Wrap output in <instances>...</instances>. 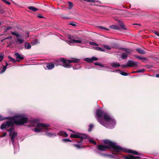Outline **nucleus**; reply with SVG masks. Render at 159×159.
I'll return each mask as SVG.
<instances>
[{"mask_svg":"<svg viewBox=\"0 0 159 159\" xmlns=\"http://www.w3.org/2000/svg\"><path fill=\"white\" fill-rule=\"evenodd\" d=\"M156 76L157 78H159V74H157Z\"/></svg>","mask_w":159,"mask_h":159,"instance_id":"nucleus-50","label":"nucleus"},{"mask_svg":"<svg viewBox=\"0 0 159 159\" xmlns=\"http://www.w3.org/2000/svg\"><path fill=\"white\" fill-rule=\"evenodd\" d=\"M120 72V74L124 76H127L128 75V74L127 73L123 72L120 70H119Z\"/></svg>","mask_w":159,"mask_h":159,"instance_id":"nucleus-28","label":"nucleus"},{"mask_svg":"<svg viewBox=\"0 0 159 159\" xmlns=\"http://www.w3.org/2000/svg\"><path fill=\"white\" fill-rule=\"evenodd\" d=\"M37 43V41H34L32 42L31 44L33 45H34L36 44Z\"/></svg>","mask_w":159,"mask_h":159,"instance_id":"nucleus-40","label":"nucleus"},{"mask_svg":"<svg viewBox=\"0 0 159 159\" xmlns=\"http://www.w3.org/2000/svg\"><path fill=\"white\" fill-rule=\"evenodd\" d=\"M31 46L29 43H25V48L26 49H30L31 48Z\"/></svg>","mask_w":159,"mask_h":159,"instance_id":"nucleus-25","label":"nucleus"},{"mask_svg":"<svg viewBox=\"0 0 159 159\" xmlns=\"http://www.w3.org/2000/svg\"><path fill=\"white\" fill-rule=\"evenodd\" d=\"M155 34H156L157 36H159V33L157 32H155Z\"/></svg>","mask_w":159,"mask_h":159,"instance_id":"nucleus-48","label":"nucleus"},{"mask_svg":"<svg viewBox=\"0 0 159 159\" xmlns=\"http://www.w3.org/2000/svg\"><path fill=\"white\" fill-rule=\"evenodd\" d=\"M11 34L12 35H15L16 37H19L20 36L19 34H18L17 32H11Z\"/></svg>","mask_w":159,"mask_h":159,"instance_id":"nucleus-23","label":"nucleus"},{"mask_svg":"<svg viewBox=\"0 0 159 159\" xmlns=\"http://www.w3.org/2000/svg\"><path fill=\"white\" fill-rule=\"evenodd\" d=\"M145 70L144 69H142L141 70H139L137 71V72H138V73L139 72H143L145 71Z\"/></svg>","mask_w":159,"mask_h":159,"instance_id":"nucleus-36","label":"nucleus"},{"mask_svg":"<svg viewBox=\"0 0 159 159\" xmlns=\"http://www.w3.org/2000/svg\"><path fill=\"white\" fill-rule=\"evenodd\" d=\"M73 68H74V69H77V68H74V67H73Z\"/></svg>","mask_w":159,"mask_h":159,"instance_id":"nucleus-55","label":"nucleus"},{"mask_svg":"<svg viewBox=\"0 0 159 159\" xmlns=\"http://www.w3.org/2000/svg\"><path fill=\"white\" fill-rule=\"evenodd\" d=\"M96 115L97 120L101 125L108 128L112 129L114 127L116 121L107 114L98 109L97 110Z\"/></svg>","mask_w":159,"mask_h":159,"instance_id":"nucleus-2","label":"nucleus"},{"mask_svg":"<svg viewBox=\"0 0 159 159\" xmlns=\"http://www.w3.org/2000/svg\"><path fill=\"white\" fill-rule=\"evenodd\" d=\"M47 135L48 136H50V137L52 136L53 135H54L55 136H56V135L55 134H52V133H47Z\"/></svg>","mask_w":159,"mask_h":159,"instance_id":"nucleus-33","label":"nucleus"},{"mask_svg":"<svg viewBox=\"0 0 159 159\" xmlns=\"http://www.w3.org/2000/svg\"><path fill=\"white\" fill-rule=\"evenodd\" d=\"M10 119V120L3 123L1 125L0 128L1 129L6 128L10 126H12L14 124L18 125H21L26 123L28 120L26 116L23 114L17 115L15 116L10 117H4L0 116V120Z\"/></svg>","mask_w":159,"mask_h":159,"instance_id":"nucleus-1","label":"nucleus"},{"mask_svg":"<svg viewBox=\"0 0 159 159\" xmlns=\"http://www.w3.org/2000/svg\"><path fill=\"white\" fill-rule=\"evenodd\" d=\"M135 57L136 58H138L140 59H145V58L144 57H140L137 56V55H135Z\"/></svg>","mask_w":159,"mask_h":159,"instance_id":"nucleus-35","label":"nucleus"},{"mask_svg":"<svg viewBox=\"0 0 159 159\" xmlns=\"http://www.w3.org/2000/svg\"><path fill=\"white\" fill-rule=\"evenodd\" d=\"M59 134L61 135H63L65 137H67L68 136V135L66 132L64 131H61L59 132Z\"/></svg>","mask_w":159,"mask_h":159,"instance_id":"nucleus-16","label":"nucleus"},{"mask_svg":"<svg viewBox=\"0 0 159 159\" xmlns=\"http://www.w3.org/2000/svg\"><path fill=\"white\" fill-rule=\"evenodd\" d=\"M88 2H94V0H84Z\"/></svg>","mask_w":159,"mask_h":159,"instance_id":"nucleus-43","label":"nucleus"},{"mask_svg":"<svg viewBox=\"0 0 159 159\" xmlns=\"http://www.w3.org/2000/svg\"><path fill=\"white\" fill-rule=\"evenodd\" d=\"M12 38V36H9V37H7L5 39H11Z\"/></svg>","mask_w":159,"mask_h":159,"instance_id":"nucleus-47","label":"nucleus"},{"mask_svg":"<svg viewBox=\"0 0 159 159\" xmlns=\"http://www.w3.org/2000/svg\"><path fill=\"white\" fill-rule=\"evenodd\" d=\"M110 28L112 29L119 30L120 29V27L117 25H112L110 26Z\"/></svg>","mask_w":159,"mask_h":159,"instance_id":"nucleus-17","label":"nucleus"},{"mask_svg":"<svg viewBox=\"0 0 159 159\" xmlns=\"http://www.w3.org/2000/svg\"><path fill=\"white\" fill-rule=\"evenodd\" d=\"M68 6V8L69 9H70L72 8V7H73V4L71 2H69Z\"/></svg>","mask_w":159,"mask_h":159,"instance_id":"nucleus-27","label":"nucleus"},{"mask_svg":"<svg viewBox=\"0 0 159 159\" xmlns=\"http://www.w3.org/2000/svg\"><path fill=\"white\" fill-rule=\"evenodd\" d=\"M138 63L136 61H129L127 63V66H128L131 67L137 65Z\"/></svg>","mask_w":159,"mask_h":159,"instance_id":"nucleus-10","label":"nucleus"},{"mask_svg":"<svg viewBox=\"0 0 159 159\" xmlns=\"http://www.w3.org/2000/svg\"><path fill=\"white\" fill-rule=\"evenodd\" d=\"M98 60V58L94 57L91 58H86L84 59V61L89 63H92L94 61H97Z\"/></svg>","mask_w":159,"mask_h":159,"instance_id":"nucleus-9","label":"nucleus"},{"mask_svg":"<svg viewBox=\"0 0 159 159\" xmlns=\"http://www.w3.org/2000/svg\"><path fill=\"white\" fill-rule=\"evenodd\" d=\"M138 25H140V24H138Z\"/></svg>","mask_w":159,"mask_h":159,"instance_id":"nucleus-56","label":"nucleus"},{"mask_svg":"<svg viewBox=\"0 0 159 159\" xmlns=\"http://www.w3.org/2000/svg\"><path fill=\"white\" fill-rule=\"evenodd\" d=\"M111 66L113 67H117L120 66V64L117 62H113L111 63Z\"/></svg>","mask_w":159,"mask_h":159,"instance_id":"nucleus-13","label":"nucleus"},{"mask_svg":"<svg viewBox=\"0 0 159 159\" xmlns=\"http://www.w3.org/2000/svg\"><path fill=\"white\" fill-rule=\"evenodd\" d=\"M54 64L51 63L47 64L46 66L47 67L48 69H52L54 67Z\"/></svg>","mask_w":159,"mask_h":159,"instance_id":"nucleus-14","label":"nucleus"},{"mask_svg":"<svg viewBox=\"0 0 159 159\" xmlns=\"http://www.w3.org/2000/svg\"><path fill=\"white\" fill-rule=\"evenodd\" d=\"M38 17L39 18H42L43 17L41 15H38Z\"/></svg>","mask_w":159,"mask_h":159,"instance_id":"nucleus-49","label":"nucleus"},{"mask_svg":"<svg viewBox=\"0 0 159 159\" xmlns=\"http://www.w3.org/2000/svg\"><path fill=\"white\" fill-rule=\"evenodd\" d=\"M79 61V59H74L71 60H67L64 58H61L60 59L59 62L60 63L57 64V66L58 65H62V66L65 67L70 68L71 67V66L69 65V64L70 63H77Z\"/></svg>","mask_w":159,"mask_h":159,"instance_id":"nucleus-4","label":"nucleus"},{"mask_svg":"<svg viewBox=\"0 0 159 159\" xmlns=\"http://www.w3.org/2000/svg\"><path fill=\"white\" fill-rule=\"evenodd\" d=\"M99 28H101L102 29L104 30H109L108 29L106 28L105 27L102 26H99Z\"/></svg>","mask_w":159,"mask_h":159,"instance_id":"nucleus-30","label":"nucleus"},{"mask_svg":"<svg viewBox=\"0 0 159 159\" xmlns=\"http://www.w3.org/2000/svg\"><path fill=\"white\" fill-rule=\"evenodd\" d=\"M7 135L6 133H4L3 134L2 136H0V137L2 138L5 137Z\"/></svg>","mask_w":159,"mask_h":159,"instance_id":"nucleus-44","label":"nucleus"},{"mask_svg":"<svg viewBox=\"0 0 159 159\" xmlns=\"http://www.w3.org/2000/svg\"><path fill=\"white\" fill-rule=\"evenodd\" d=\"M4 2L6 3L8 5H10L11 4L9 2L7 1L6 0H2Z\"/></svg>","mask_w":159,"mask_h":159,"instance_id":"nucleus-42","label":"nucleus"},{"mask_svg":"<svg viewBox=\"0 0 159 159\" xmlns=\"http://www.w3.org/2000/svg\"><path fill=\"white\" fill-rule=\"evenodd\" d=\"M125 66H123V67H125Z\"/></svg>","mask_w":159,"mask_h":159,"instance_id":"nucleus-54","label":"nucleus"},{"mask_svg":"<svg viewBox=\"0 0 159 159\" xmlns=\"http://www.w3.org/2000/svg\"><path fill=\"white\" fill-rule=\"evenodd\" d=\"M14 55L16 56L17 61H19L23 59V57L21 56L19 53H16L14 54Z\"/></svg>","mask_w":159,"mask_h":159,"instance_id":"nucleus-12","label":"nucleus"},{"mask_svg":"<svg viewBox=\"0 0 159 159\" xmlns=\"http://www.w3.org/2000/svg\"><path fill=\"white\" fill-rule=\"evenodd\" d=\"M28 8L33 11H35L37 10V9H36L35 7H28Z\"/></svg>","mask_w":159,"mask_h":159,"instance_id":"nucleus-22","label":"nucleus"},{"mask_svg":"<svg viewBox=\"0 0 159 159\" xmlns=\"http://www.w3.org/2000/svg\"><path fill=\"white\" fill-rule=\"evenodd\" d=\"M94 64L95 65L99 66L102 67H103L104 66L102 65L99 62H98L95 63H94Z\"/></svg>","mask_w":159,"mask_h":159,"instance_id":"nucleus-34","label":"nucleus"},{"mask_svg":"<svg viewBox=\"0 0 159 159\" xmlns=\"http://www.w3.org/2000/svg\"><path fill=\"white\" fill-rule=\"evenodd\" d=\"M67 43L70 45H72L73 43H85V42L82 39L79 38L78 40L73 39H70L69 40L66 41Z\"/></svg>","mask_w":159,"mask_h":159,"instance_id":"nucleus-8","label":"nucleus"},{"mask_svg":"<svg viewBox=\"0 0 159 159\" xmlns=\"http://www.w3.org/2000/svg\"><path fill=\"white\" fill-rule=\"evenodd\" d=\"M128 54L126 53H123L121 55V58L123 60L125 59L127 57Z\"/></svg>","mask_w":159,"mask_h":159,"instance_id":"nucleus-18","label":"nucleus"},{"mask_svg":"<svg viewBox=\"0 0 159 159\" xmlns=\"http://www.w3.org/2000/svg\"><path fill=\"white\" fill-rule=\"evenodd\" d=\"M104 47L107 49L110 50L111 49V48L108 45H105L104 46Z\"/></svg>","mask_w":159,"mask_h":159,"instance_id":"nucleus-37","label":"nucleus"},{"mask_svg":"<svg viewBox=\"0 0 159 159\" xmlns=\"http://www.w3.org/2000/svg\"><path fill=\"white\" fill-rule=\"evenodd\" d=\"M16 41L19 42L20 44H22L24 42V40L23 39L19 38H18L16 39Z\"/></svg>","mask_w":159,"mask_h":159,"instance_id":"nucleus-19","label":"nucleus"},{"mask_svg":"<svg viewBox=\"0 0 159 159\" xmlns=\"http://www.w3.org/2000/svg\"><path fill=\"white\" fill-rule=\"evenodd\" d=\"M70 130L71 131H72V132H73V133H75V132L73 131L72 130Z\"/></svg>","mask_w":159,"mask_h":159,"instance_id":"nucleus-53","label":"nucleus"},{"mask_svg":"<svg viewBox=\"0 0 159 159\" xmlns=\"http://www.w3.org/2000/svg\"><path fill=\"white\" fill-rule=\"evenodd\" d=\"M94 49L98 51H104V50H103L102 48H101L98 47H94L93 48Z\"/></svg>","mask_w":159,"mask_h":159,"instance_id":"nucleus-24","label":"nucleus"},{"mask_svg":"<svg viewBox=\"0 0 159 159\" xmlns=\"http://www.w3.org/2000/svg\"><path fill=\"white\" fill-rule=\"evenodd\" d=\"M35 125L36 128L34 129V130L36 132H40L43 130H47L50 126L48 124L43 123H36Z\"/></svg>","mask_w":159,"mask_h":159,"instance_id":"nucleus-5","label":"nucleus"},{"mask_svg":"<svg viewBox=\"0 0 159 159\" xmlns=\"http://www.w3.org/2000/svg\"><path fill=\"white\" fill-rule=\"evenodd\" d=\"M7 131L9 132V136H11V141L14 146V140L17 135V133L15 131L14 129L12 128L8 129Z\"/></svg>","mask_w":159,"mask_h":159,"instance_id":"nucleus-7","label":"nucleus"},{"mask_svg":"<svg viewBox=\"0 0 159 159\" xmlns=\"http://www.w3.org/2000/svg\"><path fill=\"white\" fill-rule=\"evenodd\" d=\"M8 58H9V59H10L12 61L14 62H15L16 61L15 60V59H14V58H12L10 56H8Z\"/></svg>","mask_w":159,"mask_h":159,"instance_id":"nucleus-31","label":"nucleus"},{"mask_svg":"<svg viewBox=\"0 0 159 159\" xmlns=\"http://www.w3.org/2000/svg\"><path fill=\"white\" fill-rule=\"evenodd\" d=\"M124 51L126 52V53L128 55L133 52V51L132 50L126 48H124Z\"/></svg>","mask_w":159,"mask_h":159,"instance_id":"nucleus-20","label":"nucleus"},{"mask_svg":"<svg viewBox=\"0 0 159 159\" xmlns=\"http://www.w3.org/2000/svg\"><path fill=\"white\" fill-rule=\"evenodd\" d=\"M11 29V28L10 27H8V28H7L6 29V30H10Z\"/></svg>","mask_w":159,"mask_h":159,"instance_id":"nucleus-51","label":"nucleus"},{"mask_svg":"<svg viewBox=\"0 0 159 159\" xmlns=\"http://www.w3.org/2000/svg\"><path fill=\"white\" fill-rule=\"evenodd\" d=\"M3 58V54L0 55V61H2Z\"/></svg>","mask_w":159,"mask_h":159,"instance_id":"nucleus-38","label":"nucleus"},{"mask_svg":"<svg viewBox=\"0 0 159 159\" xmlns=\"http://www.w3.org/2000/svg\"><path fill=\"white\" fill-rule=\"evenodd\" d=\"M64 142H71V141L68 139H65L62 140Z\"/></svg>","mask_w":159,"mask_h":159,"instance_id":"nucleus-39","label":"nucleus"},{"mask_svg":"<svg viewBox=\"0 0 159 159\" xmlns=\"http://www.w3.org/2000/svg\"><path fill=\"white\" fill-rule=\"evenodd\" d=\"M70 137L75 138H79L81 139V141L79 143H81V141L84 139H89V137L86 134H82L79 133H75L74 134H72L70 135Z\"/></svg>","mask_w":159,"mask_h":159,"instance_id":"nucleus-6","label":"nucleus"},{"mask_svg":"<svg viewBox=\"0 0 159 159\" xmlns=\"http://www.w3.org/2000/svg\"><path fill=\"white\" fill-rule=\"evenodd\" d=\"M78 67H80V66L79 65H78Z\"/></svg>","mask_w":159,"mask_h":159,"instance_id":"nucleus-57","label":"nucleus"},{"mask_svg":"<svg viewBox=\"0 0 159 159\" xmlns=\"http://www.w3.org/2000/svg\"><path fill=\"white\" fill-rule=\"evenodd\" d=\"M93 124H91L89 126V131H90L93 128Z\"/></svg>","mask_w":159,"mask_h":159,"instance_id":"nucleus-32","label":"nucleus"},{"mask_svg":"<svg viewBox=\"0 0 159 159\" xmlns=\"http://www.w3.org/2000/svg\"><path fill=\"white\" fill-rule=\"evenodd\" d=\"M89 142L91 143H92L93 144H94L95 145L96 144V142L95 141L93 140V139H89Z\"/></svg>","mask_w":159,"mask_h":159,"instance_id":"nucleus-29","label":"nucleus"},{"mask_svg":"<svg viewBox=\"0 0 159 159\" xmlns=\"http://www.w3.org/2000/svg\"><path fill=\"white\" fill-rule=\"evenodd\" d=\"M124 157L125 159H139L140 158L139 157L134 156L132 155L125 156Z\"/></svg>","mask_w":159,"mask_h":159,"instance_id":"nucleus-11","label":"nucleus"},{"mask_svg":"<svg viewBox=\"0 0 159 159\" xmlns=\"http://www.w3.org/2000/svg\"><path fill=\"white\" fill-rule=\"evenodd\" d=\"M103 142L105 144L104 145H97L98 148L100 151H106L107 149L112 148L117 152H119L120 151L132 153L135 155H139V153L136 152L131 150L126 149H123L122 148L116 145V143H113L108 139H105L103 140Z\"/></svg>","mask_w":159,"mask_h":159,"instance_id":"nucleus-3","label":"nucleus"},{"mask_svg":"<svg viewBox=\"0 0 159 159\" xmlns=\"http://www.w3.org/2000/svg\"><path fill=\"white\" fill-rule=\"evenodd\" d=\"M69 25H71L72 26H76V24L75 23H70L69 24Z\"/></svg>","mask_w":159,"mask_h":159,"instance_id":"nucleus-46","label":"nucleus"},{"mask_svg":"<svg viewBox=\"0 0 159 159\" xmlns=\"http://www.w3.org/2000/svg\"><path fill=\"white\" fill-rule=\"evenodd\" d=\"M89 44L90 45L94 46H98V45L97 43L93 42H89Z\"/></svg>","mask_w":159,"mask_h":159,"instance_id":"nucleus-26","label":"nucleus"},{"mask_svg":"<svg viewBox=\"0 0 159 159\" xmlns=\"http://www.w3.org/2000/svg\"><path fill=\"white\" fill-rule=\"evenodd\" d=\"M136 50L138 52L142 54H143L145 53V52L143 50L140 48H137Z\"/></svg>","mask_w":159,"mask_h":159,"instance_id":"nucleus-15","label":"nucleus"},{"mask_svg":"<svg viewBox=\"0 0 159 159\" xmlns=\"http://www.w3.org/2000/svg\"><path fill=\"white\" fill-rule=\"evenodd\" d=\"M74 146L77 148H80V146L78 144H74Z\"/></svg>","mask_w":159,"mask_h":159,"instance_id":"nucleus-45","label":"nucleus"},{"mask_svg":"<svg viewBox=\"0 0 159 159\" xmlns=\"http://www.w3.org/2000/svg\"><path fill=\"white\" fill-rule=\"evenodd\" d=\"M8 65V64L7 63H6V66H3V69L0 72L1 73H2L5 71L6 70V67Z\"/></svg>","mask_w":159,"mask_h":159,"instance_id":"nucleus-21","label":"nucleus"},{"mask_svg":"<svg viewBox=\"0 0 159 159\" xmlns=\"http://www.w3.org/2000/svg\"><path fill=\"white\" fill-rule=\"evenodd\" d=\"M138 72H137V71H133L132 72V73H137Z\"/></svg>","mask_w":159,"mask_h":159,"instance_id":"nucleus-52","label":"nucleus"},{"mask_svg":"<svg viewBox=\"0 0 159 159\" xmlns=\"http://www.w3.org/2000/svg\"><path fill=\"white\" fill-rule=\"evenodd\" d=\"M121 27L124 30H126V29L125 27V25L123 24H121L120 25Z\"/></svg>","mask_w":159,"mask_h":159,"instance_id":"nucleus-41","label":"nucleus"}]
</instances>
